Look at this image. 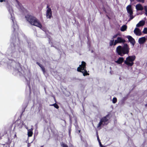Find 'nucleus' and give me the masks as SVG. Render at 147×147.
<instances>
[{
    "mask_svg": "<svg viewBox=\"0 0 147 147\" xmlns=\"http://www.w3.org/2000/svg\"><path fill=\"white\" fill-rule=\"evenodd\" d=\"M15 64H16V67L15 68V69H14V67H13V69H14V70L16 73H20V71L19 70L21 69V68L20 66L19 63H16V62H14V61H12L11 66Z\"/></svg>",
    "mask_w": 147,
    "mask_h": 147,
    "instance_id": "nucleus-10",
    "label": "nucleus"
},
{
    "mask_svg": "<svg viewBox=\"0 0 147 147\" xmlns=\"http://www.w3.org/2000/svg\"><path fill=\"white\" fill-rule=\"evenodd\" d=\"M80 130H78L79 133H80Z\"/></svg>",
    "mask_w": 147,
    "mask_h": 147,
    "instance_id": "nucleus-38",
    "label": "nucleus"
},
{
    "mask_svg": "<svg viewBox=\"0 0 147 147\" xmlns=\"http://www.w3.org/2000/svg\"><path fill=\"white\" fill-rule=\"evenodd\" d=\"M17 138V136L16 134V133L13 136V138Z\"/></svg>",
    "mask_w": 147,
    "mask_h": 147,
    "instance_id": "nucleus-34",
    "label": "nucleus"
},
{
    "mask_svg": "<svg viewBox=\"0 0 147 147\" xmlns=\"http://www.w3.org/2000/svg\"><path fill=\"white\" fill-rule=\"evenodd\" d=\"M146 40V38L145 37H142L140 38L138 40V42L140 44H143Z\"/></svg>",
    "mask_w": 147,
    "mask_h": 147,
    "instance_id": "nucleus-18",
    "label": "nucleus"
},
{
    "mask_svg": "<svg viewBox=\"0 0 147 147\" xmlns=\"http://www.w3.org/2000/svg\"><path fill=\"white\" fill-rule=\"evenodd\" d=\"M127 29V26L126 25H124L122 26L120 28L121 31L123 32L126 30Z\"/></svg>",
    "mask_w": 147,
    "mask_h": 147,
    "instance_id": "nucleus-21",
    "label": "nucleus"
},
{
    "mask_svg": "<svg viewBox=\"0 0 147 147\" xmlns=\"http://www.w3.org/2000/svg\"><path fill=\"white\" fill-rule=\"evenodd\" d=\"M117 36V34H115L114 35L112 39H114V38H116Z\"/></svg>",
    "mask_w": 147,
    "mask_h": 147,
    "instance_id": "nucleus-31",
    "label": "nucleus"
},
{
    "mask_svg": "<svg viewBox=\"0 0 147 147\" xmlns=\"http://www.w3.org/2000/svg\"><path fill=\"white\" fill-rule=\"evenodd\" d=\"M127 38L128 39L129 41L133 47L136 43V42L134 39L130 36H127Z\"/></svg>",
    "mask_w": 147,
    "mask_h": 147,
    "instance_id": "nucleus-13",
    "label": "nucleus"
},
{
    "mask_svg": "<svg viewBox=\"0 0 147 147\" xmlns=\"http://www.w3.org/2000/svg\"><path fill=\"white\" fill-rule=\"evenodd\" d=\"M32 127L30 129H28V127L26 125H24V127L27 129L28 130V136L29 137H31L32 136L33 134V126L32 125L31 126Z\"/></svg>",
    "mask_w": 147,
    "mask_h": 147,
    "instance_id": "nucleus-11",
    "label": "nucleus"
},
{
    "mask_svg": "<svg viewBox=\"0 0 147 147\" xmlns=\"http://www.w3.org/2000/svg\"><path fill=\"white\" fill-rule=\"evenodd\" d=\"M11 47L8 48L6 53L7 57L6 60L7 59L9 61L14 60V59L19 57L20 53L22 51V49L19 45L16 43H11Z\"/></svg>",
    "mask_w": 147,
    "mask_h": 147,
    "instance_id": "nucleus-1",
    "label": "nucleus"
},
{
    "mask_svg": "<svg viewBox=\"0 0 147 147\" xmlns=\"http://www.w3.org/2000/svg\"><path fill=\"white\" fill-rule=\"evenodd\" d=\"M136 1L139 2H140L142 3H144V0H136Z\"/></svg>",
    "mask_w": 147,
    "mask_h": 147,
    "instance_id": "nucleus-29",
    "label": "nucleus"
},
{
    "mask_svg": "<svg viewBox=\"0 0 147 147\" xmlns=\"http://www.w3.org/2000/svg\"><path fill=\"white\" fill-rule=\"evenodd\" d=\"M98 142H99V145L100 146V147H105L104 146H103L102 145V144H101V142L100 141H99Z\"/></svg>",
    "mask_w": 147,
    "mask_h": 147,
    "instance_id": "nucleus-30",
    "label": "nucleus"
},
{
    "mask_svg": "<svg viewBox=\"0 0 147 147\" xmlns=\"http://www.w3.org/2000/svg\"><path fill=\"white\" fill-rule=\"evenodd\" d=\"M28 86H29V90H30V84H28Z\"/></svg>",
    "mask_w": 147,
    "mask_h": 147,
    "instance_id": "nucleus-35",
    "label": "nucleus"
},
{
    "mask_svg": "<svg viewBox=\"0 0 147 147\" xmlns=\"http://www.w3.org/2000/svg\"><path fill=\"white\" fill-rule=\"evenodd\" d=\"M125 42V40L120 37H118L117 39L114 41V45H115L118 43H124Z\"/></svg>",
    "mask_w": 147,
    "mask_h": 147,
    "instance_id": "nucleus-12",
    "label": "nucleus"
},
{
    "mask_svg": "<svg viewBox=\"0 0 147 147\" xmlns=\"http://www.w3.org/2000/svg\"><path fill=\"white\" fill-rule=\"evenodd\" d=\"M3 62H4V59H3V61H2Z\"/></svg>",
    "mask_w": 147,
    "mask_h": 147,
    "instance_id": "nucleus-39",
    "label": "nucleus"
},
{
    "mask_svg": "<svg viewBox=\"0 0 147 147\" xmlns=\"http://www.w3.org/2000/svg\"><path fill=\"white\" fill-rule=\"evenodd\" d=\"M43 146H41L40 147H43Z\"/></svg>",
    "mask_w": 147,
    "mask_h": 147,
    "instance_id": "nucleus-40",
    "label": "nucleus"
},
{
    "mask_svg": "<svg viewBox=\"0 0 147 147\" xmlns=\"http://www.w3.org/2000/svg\"><path fill=\"white\" fill-rule=\"evenodd\" d=\"M41 69L43 73L44 74L45 72V68L43 66L42 67H41Z\"/></svg>",
    "mask_w": 147,
    "mask_h": 147,
    "instance_id": "nucleus-28",
    "label": "nucleus"
},
{
    "mask_svg": "<svg viewBox=\"0 0 147 147\" xmlns=\"http://www.w3.org/2000/svg\"><path fill=\"white\" fill-rule=\"evenodd\" d=\"M109 45L110 46H112V45L115 46L114 45V39H112V40H111L109 42Z\"/></svg>",
    "mask_w": 147,
    "mask_h": 147,
    "instance_id": "nucleus-22",
    "label": "nucleus"
},
{
    "mask_svg": "<svg viewBox=\"0 0 147 147\" xmlns=\"http://www.w3.org/2000/svg\"><path fill=\"white\" fill-rule=\"evenodd\" d=\"M124 61V58L123 57H120L117 60L115 61V63L118 64H121Z\"/></svg>",
    "mask_w": 147,
    "mask_h": 147,
    "instance_id": "nucleus-19",
    "label": "nucleus"
},
{
    "mask_svg": "<svg viewBox=\"0 0 147 147\" xmlns=\"http://www.w3.org/2000/svg\"><path fill=\"white\" fill-rule=\"evenodd\" d=\"M144 7L140 4L136 5V8L137 11H142L144 9Z\"/></svg>",
    "mask_w": 147,
    "mask_h": 147,
    "instance_id": "nucleus-17",
    "label": "nucleus"
},
{
    "mask_svg": "<svg viewBox=\"0 0 147 147\" xmlns=\"http://www.w3.org/2000/svg\"><path fill=\"white\" fill-rule=\"evenodd\" d=\"M3 1V0H0V1L1 2H2Z\"/></svg>",
    "mask_w": 147,
    "mask_h": 147,
    "instance_id": "nucleus-36",
    "label": "nucleus"
},
{
    "mask_svg": "<svg viewBox=\"0 0 147 147\" xmlns=\"http://www.w3.org/2000/svg\"><path fill=\"white\" fill-rule=\"evenodd\" d=\"M10 63V62H9V63H8L7 64L8 65H9V63Z\"/></svg>",
    "mask_w": 147,
    "mask_h": 147,
    "instance_id": "nucleus-37",
    "label": "nucleus"
},
{
    "mask_svg": "<svg viewBox=\"0 0 147 147\" xmlns=\"http://www.w3.org/2000/svg\"><path fill=\"white\" fill-rule=\"evenodd\" d=\"M16 6L19 9L24 11V9L21 4L17 0L16 1Z\"/></svg>",
    "mask_w": 147,
    "mask_h": 147,
    "instance_id": "nucleus-14",
    "label": "nucleus"
},
{
    "mask_svg": "<svg viewBox=\"0 0 147 147\" xmlns=\"http://www.w3.org/2000/svg\"><path fill=\"white\" fill-rule=\"evenodd\" d=\"M7 7L9 13L10 15V19L12 20L13 23L12 27L13 29L14 32H15L18 30V27L15 19L13 10L12 7L9 5H7Z\"/></svg>",
    "mask_w": 147,
    "mask_h": 147,
    "instance_id": "nucleus-3",
    "label": "nucleus"
},
{
    "mask_svg": "<svg viewBox=\"0 0 147 147\" xmlns=\"http://www.w3.org/2000/svg\"><path fill=\"white\" fill-rule=\"evenodd\" d=\"M26 20L31 25L39 27L44 31L45 33L48 34V31L44 28H42L41 23L39 21L32 16L27 15L26 16Z\"/></svg>",
    "mask_w": 147,
    "mask_h": 147,
    "instance_id": "nucleus-2",
    "label": "nucleus"
},
{
    "mask_svg": "<svg viewBox=\"0 0 147 147\" xmlns=\"http://www.w3.org/2000/svg\"><path fill=\"white\" fill-rule=\"evenodd\" d=\"M18 126V128L20 129L22 128L23 127H24L25 124L23 122L21 121H17Z\"/></svg>",
    "mask_w": 147,
    "mask_h": 147,
    "instance_id": "nucleus-16",
    "label": "nucleus"
},
{
    "mask_svg": "<svg viewBox=\"0 0 147 147\" xmlns=\"http://www.w3.org/2000/svg\"><path fill=\"white\" fill-rule=\"evenodd\" d=\"M61 144L62 147H68L67 145V144L63 142H62Z\"/></svg>",
    "mask_w": 147,
    "mask_h": 147,
    "instance_id": "nucleus-25",
    "label": "nucleus"
},
{
    "mask_svg": "<svg viewBox=\"0 0 147 147\" xmlns=\"http://www.w3.org/2000/svg\"><path fill=\"white\" fill-rule=\"evenodd\" d=\"M109 118L108 115H107L105 117L102 118L100 120V122L98 124L97 128L99 129H100V126L102 125H107L108 123L107 121Z\"/></svg>",
    "mask_w": 147,
    "mask_h": 147,
    "instance_id": "nucleus-7",
    "label": "nucleus"
},
{
    "mask_svg": "<svg viewBox=\"0 0 147 147\" xmlns=\"http://www.w3.org/2000/svg\"><path fill=\"white\" fill-rule=\"evenodd\" d=\"M37 63L39 65V66L41 68V67H43V66L41 64H40L39 63Z\"/></svg>",
    "mask_w": 147,
    "mask_h": 147,
    "instance_id": "nucleus-32",
    "label": "nucleus"
},
{
    "mask_svg": "<svg viewBox=\"0 0 147 147\" xmlns=\"http://www.w3.org/2000/svg\"><path fill=\"white\" fill-rule=\"evenodd\" d=\"M144 9L145 11V14L147 16V6H144Z\"/></svg>",
    "mask_w": 147,
    "mask_h": 147,
    "instance_id": "nucleus-24",
    "label": "nucleus"
},
{
    "mask_svg": "<svg viewBox=\"0 0 147 147\" xmlns=\"http://www.w3.org/2000/svg\"><path fill=\"white\" fill-rule=\"evenodd\" d=\"M113 102V103H115L117 102V99L115 97H114L113 98L112 100Z\"/></svg>",
    "mask_w": 147,
    "mask_h": 147,
    "instance_id": "nucleus-26",
    "label": "nucleus"
},
{
    "mask_svg": "<svg viewBox=\"0 0 147 147\" xmlns=\"http://www.w3.org/2000/svg\"><path fill=\"white\" fill-rule=\"evenodd\" d=\"M97 140H98V142L99 141H100V140L99 139L98 136V135H97Z\"/></svg>",
    "mask_w": 147,
    "mask_h": 147,
    "instance_id": "nucleus-33",
    "label": "nucleus"
},
{
    "mask_svg": "<svg viewBox=\"0 0 147 147\" xmlns=\"http://www.w3.org/2000/svg\"><path fill=\"white\" fill-rule=\"evenodd\" d=\"M50 106H53L55 108L57 109L59 108V107L57 104L56 103H55L53 104L50 105Z\"/></svg>",
    "mask_w": 147,
    "mask_h": 147,
    "instance_id": "nucleus-23",
    "label": "nucleus"
},
{
    "mask_svg": "<svg viewBox=\"0 0 147 147\" xmlns=\"http://www.w3.org/2000/svg\"><path fill=\"white\" fill-rule=\"evenodd\" d=\"M46 15L47 18L50 19L52 16V11L51 9L47 5V7Z\"/></svg>",
    "mask_w": 147,
    "mask_h": 147,
    "instance_id": "nucleus-9",
    "label": "nucleus"
},
{
    "mask_svg": "<svg viewBox=\"0 0 147 147\" xmlns=\"http://www.w3.org/2000/svg\"><path fill=\"white\" fill-rule=\"evenodd\" d=\"M126 9L127 12L129 14V16L130 17L129 20L132 19L134 16H133V11L131 5H128L126 7Z\"/></svg>",
    "mask_w": 147,
    "mask_h": 147,
    "instance_id": "nucleus-8",
    "label": "nucleus"
},
{
    "mask_svg": "<svg viewBox=\"0 0 147 147\" xmlns=\"http://www.w3.org/2000/svg\"><path fill=\"white\" fill-rule=\"evenodd\" d=\"M77 71H78L81 72L83 74V75L85 76L89 75V74L88 73L86 70V63L83 61L82 62V64L80 65L77 68Z\"/></svg>",
    "mask_w": 147,
    "mask_h": 147,
    "instance_id": "nucleus-5",
    "label": "nucleus"
},
{
    "mask_svg": "<svg viewBox=\"0 0 147 147\" xmlns=\"http://www.w3.org/2000/svg\"><path fill=\"white\" fill-rule=\"evenodd\" d=\"M136 58L135 56H129L127 57L124 61L125 64L128 67L131 66L134 64V61Z\"/></svg>",
    "mask_w": 147,
    "mask_h": 147,
    "instance_id": "nucleus-6",
    "label": "nucleus"
},
{
    "mask_svg": "<svg viewBox=\"0 0 147 147\" xmlns=\"http://www.w3.org/2000/svg\"><path fill=\"white\" fill-rule=\"evenodd\" d=\"M18 39L19 40V38L18 37Z\"/></svg>",
    "mask_w": 147,
    "mask_h": 147,
    "instance_id": "nucleus-41",
    "label": "nucleus"
},
{
    "mask_svg": "<svg viewBox=\"0 0 147 147\" xmlns=\"http://www.w3.org/2000/svg\"><path fill=\"white\" fill-rule=\"evenodd\" d=\"M143 32L144 34H147V28H144Z\"/></svg>",
    "mask_w": 147,
    "mask_h": 147,
    "instance_id": "nucleus-27",
    "label": "nucleus"
},
{
    "mask_svg": "<svg viewBox=\"0 0 147 147\" xmlns=\"http://www.w3.org/2000/svg\"><path fill=\"white\" fill-rule=\"evenodd\" d=\"M129 48L127 44H125L123 47L119 46L116 48V52L118 54L122 56L129 52Z\"/></svg>",
    "mask_w": 147,
    "mask_h": 147,
    "instance_id": "nucleus-4",
    "label": "nucleus"
},
{
    "mask_svg": "<svg viewBox=\"0 0 147 147\" xmlns=\"http://www.w3.org/2000/svg\"><path fill=\"white\" fill-rule=\"evenodd\" d=\"M134 32L137 36H140L141 34V31L138 28H136L134 30Z\"/></svg>",
    "mask_w": 147,
    "mask_h": 147,
    "instance_id": "nucleus-15",
    "label": "nucleus"
},
{
    "mask_svg": "<svg viewBox=\"0 0 147 147\" xmlns=\"http://www.w3.org/2000/svg\"><path fill=\"white\" fill-rule=\"evenodd\" d=\"M145 23L144 21L143 20H141L136 25V27H138L143 26L145 24Z\"/></svg>",
    "mask_w": 147,
    "mask_h": 147,
    "instance_id": "nucleus-20",
    "label": "nucleus"
}]
</instances>
